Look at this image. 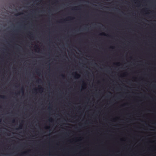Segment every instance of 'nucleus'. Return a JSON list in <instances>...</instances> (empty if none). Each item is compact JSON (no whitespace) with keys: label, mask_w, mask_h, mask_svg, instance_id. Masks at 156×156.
I'll list each match as a JSON object with an SVG mask.
<instances>
[{"label":"nucleus","mask_w":156,"mask_h":156,"mask_svg":"<svg viewBox=\"0 0 156 156\" xmlns=\"http://www.w3.org/2000/svg\"><path fill=\"white\" fill-rule=\"evenodd\" d=\"M118 64H119V63H118L117 64V65H118Z\"/></svg>","instance_id":"nucleus-17"},{"label":"nucleus","mask_w":156,"mask_h":156,"mask_svg":"<svg viewBox=\"0 0 156 156\" xmlns=\"http://www.w3.org/2000/svg\"><path fill=\"white\" fill-rule=\"evenodd\" d=\"M22 14V13H19H19H17L16 14V16H19V15H20V14Z\"/></svg>","instance_id":"nucleus-3"},{"label":"nucleus","mask_w":156,"mask_h":156,"mask_svg":"<svg viewBox=\"0 0 156 156\" xmlns=\"http://www.w3.org/2000/svg\"><path fill=\"white\" fill-rule=\"evenodd\" d=\"M69 18H71V17H69Z\"/></svg>","instance_id":"nucleus-19"},{"label":"nucleus","mask_w":156,"mask_h":156,"mask_svg":"<svg viewBox=\"0 0 156 156\" xmlns=\"http://www.w3.org/2000/svg\"><path fill=\"white\" fill-rule=\"evenodd\" d=\"M101 35L106 36L107 35L105 33H102L100 34Z\"/></svg>","instance_id":"nucleus-4"},{"label":"nucleus","mask_w":156,"mask_h":156,"mask_svg":"<svg viewBox=\"0 0 156 156\" xmlns=\"http://www.w3.org/2000/svg\"><path fill=\"white\" fill-rule=\"evenodd\" d=\"M34 90H37V89H34Z\"/></svg>","instance_id":"nucleus-13"},{"label":"nucleus","mask_w":156,"mask_h":156,"mask_svg":"<svg viewBox=\"0 0 156 156\" xmlns=\"http://www.w3.org/2000/svg\"><path fill=\"white\" fill-rule=\"evenodd\" d=\"M37 74L38 75H40V73L38 72H37Z\"/></svg>","instance_id":"nucleus-8"},{"label":"nucleus","mask_w":156,"mask_h":156,"mask_svg":"<svg viewBox=\"0 0 156 156\" xmlns=\"http://www.w3.org/2000/svg\"><path fill=\"white\" fill-rule=\"evenodd\" d=\"M74 74L75 75V76L76 77H79L80 76V75L78 74L76 72L74 73Z\"/></svg>","instance_id":"nucleus-1"},{"label":"nucleus","mask_w":156,"mask_h":156,"mask_svg":"<svg viewBox=\"0 0 156 156\" xmlns=\"http://www.w3.org/2000/svg\"><path fill=\"white\" fill-rule=\"evenodd\" d=\"M1 119H0V122H1Z\"/></svg>","instance_id":"nucleus-16"},{"label":"nucleus","mask_w":156,"mask_h":156,"mask_svg":"<svg viewBox=\"0 0 156 156\" xmlns=\"http://www.w3.org/2000/svg\"><path fill=\"white\" fill-rule=\"evenodd\" d=\"M37 49H39V48H36Z\"/></svg>","instance_id":"nucleus-15"},{"label":"nucleus","mask_w":156,"mask_h":156,"mask_svg":"<svg viewBox=\"0 0 156 156\" xmlns=\"http://www.w3.org/2000/svg\"><path fill=\"white\" fill-rule=\"evenodd\" d=\"M0 98H1L4 99L5 98V97L4 96H2L0 95Z\"/></svg>","instance_id":"nucleus-2"},{"label":"nucleus","mask_w":156,"mask_h":156,"mask_svg":"<svg viewBox=\"0 0 156 156\" xmlns=\"http://www.w3.org/2000/svg\"><path fill=\"white\" fill-rule=\"evenodd\" d=\"M61 76L63 77H64V76L63 75H62Z\"/></svg>","instance_id":"nucleus-11"},{"label":"nucleus","mask_w":156,"mask_h":156,"mask_svg":"<svg viewBox=\"0 0 156 156\" xmlns=\"http://www.w3.org/2000/svg\"><path fill=\"white\" fill-rule=\"evenodd\" d=\"M52 120V119L51 118L50 120V121L51 122Z\"/></svg>","instance_id":"nucleus-9"},{"label":"nucleus","mask_w":156,"mask_h":156,"mask_svg":"<svg viewBox=\"0 0 156 156\" xmlns=\"http://www.w3.org/2000/svg\"><path fill=\"white\" fill-rule=\"evenodd\" d=\"M49 127H46L45 128L46 129H48Z\"/></svg>","instance_id":"nucleus-12"},{"label":"nucleus","mask_w":156,"mask_h":156,"mask_svg":"<svg viewBox=\"0 0 156 156\" xmlns=\"http://www.w3.org/2000/svg\"><path fill=\"white\" fill-rule=\"evenodd\" d=\"M76 7H74V9H76Z\"/></svg>","instance_id":"nucleus-14"},{"label":"nucleus","mask_w":156,"mask_h":156,"mask_svg":"<svg viewBox=\"0 0 156 156\" xmlns=\"http://www.w3.org/2000/svg\"><path fill=\"white\" fill-rule=\"evenodd\" d=\"M21 90L23 93L24 90H23V87H22L21 88Z\"/></svg>","instance_id":"nucleus-5"},{"label":"nucleus","mask_w":156,"mask_h":156,"mask_svg":"<svg viewBox=\"0 0 156 156\" xmlns=\"http://www.w3.org/2000/svg\"><path fill=\"white\" fill-rule=\"evenodd\" d=\"M26 152H24L23 153H25Z\"/></svg>","instance_id":"nucleus-18"},{"label":"nucleus","mask_w":156,"mask_h":156,"mask_svg":"<svg viewBox=\"0 0 156 156\" xmlns=\"http://www.w3.org/2000/svg\"><path fill=\"white\" fill-rule=\"evenodd\" d=\"M15 122V121L14 120H13L12 121V123H14Z\"/></svg>","instance_id":"nucleus-10"},{"label":"nucleus","mask_w":156,"mask_h":156,"mask_svg":"<svg viewBox=\"0 0 156 156\" xmlns=\"http://www.w3.org/2000/svg\"><path fill=\"white\" fill-rule=\"evenodd\" d=\"M22 128V125H20L19 126V129H21Z\"/></svg>","instance_id":"nucleus-7"},{"label":"nucleus","mask_w":156,"mask_h":156,"mask_svg":"<svg viewBox=\"0 0 156 156\" xmlns=\"http://www.w3.org/2000/svg\"><path fill=\"white\" fill-rule=\"evenodd\" d=\"M39 89L40 90H41L42 91V90H43V89L42 87H40V88H39Z\"/></svg>","instance_id":"nucleus-6"}]
</instances>
